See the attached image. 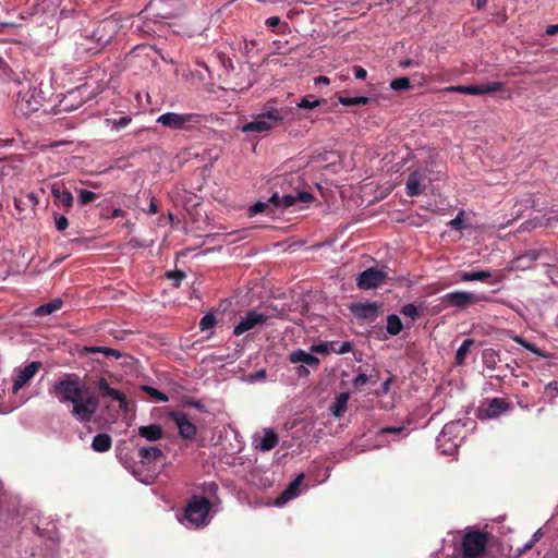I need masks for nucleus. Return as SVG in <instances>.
I'll return each mask as SVG.
<instances>
[{
    "label": "nucleus",
    "instance_id": "obj_3",
    "mask_svg": "<svg viewBox=\"0 0 558 558\" xmlns=\"http://www.w3.org/2000/svg\"><path fill=\"white\" fill-rule=\"evenodd\" d=\"M157 123L165 128L179 131H192L206 122V117L199 113L166 112L157 118Z\"/></svg>",
    "mask_w": 558,
    "mask_h": 558
},
{
    "label": "nucleus",
    "instance_id": "obj_40",
    "mask_svg": "<svg viewBox=\"0 0 558 558\" xmlns=\"http://www.w3.org/2000/svg\"><path fill=\"white\" fill-rule=\"evenodd\" d=\"M401 314H403L407 317H411L412 319H414L418 315V311H417V307L414 304L408 303V304L402 306Z\"/></svg>",
    "mask_w": 558,
    "mask_h": 558
},
{
    "label": "nucleus",
    "instance_id": "obj_41",
    "mask_svg": "<svg viewBox=\"0 0 558 558\" xmlns=\"http://www.w3.org/2000/svg\"><path fill=\"white\" fill-rule=\"evenodd\" d=\"M54 225L58 231H64L69 226V221L66 217L54 214Z\"/></svg>",
    "mask_w": 558,
    "mask_h": 558
},
{
    "label": "nucleus",
    "instance_id": "obj_56",
    "mask_svg": "<svg viewBox=\"0 0 558 558\" xmlns=\"http://www.w3.org/2000/svg\"><path fill=\"white\" fill-rule=\"evenodd\" d=\"M189 404L198 410L199 412H205V405L198 400H192L189 402Z\"/></svg>",
    "mask_w": 558,
    "mask_h": 558
},
{
    "label": "nucleus",
    "instance_id": "obj_23",
    "mask_svg": "<svg viewBox=\"0 0 558 558\" xmlns=\"http://www.w3.org/2000/svg\"><path fill=\"white\" fill-rule=\"evenodd\" d=\"M62 305H63L62 300L56 299L49 303L43 304V305L38 306L37 308H35L34 315L37 317L50 315V314L57 312L58 310H60L62 307Z\"/></svg>",
    "mask_w": 558,
    "mask_h": 558
},
{
    "label": "nucleus",
    "instance_id": "obj_42",
    "mask_svg": "<svg viewBox=\"0 0 558 558\" xmlns=\"http://www.w3.org/2000/svg\"><path fill=\"white\" fill-rule=\"evenodd\" d=\"M112 400H116L119 402V408L122 411H128L129 402H128L126 396L123 392L117 391V395L113 396Z\"/></svg>",
    "mask_w": 558,
    "mask_h": 558
},
{
    "label": "nucleus",
    "instance_id": "obj_44",
    "mask_svg": "<svg viewBox=\"0 0 558 558\" xmlns=\"http://www.w3.org/2000/svg\"><path fill=\"white\" fill-rule=\"evenodd\" d=\"M405 429L404 426H387L379 429L378 434L400 435Z\"/></svg>",
    "mask_w": 558,
    "mask_h": 558
},
{
    "label": "nucleus",
    "instance_id": "obj_7",
    "mask_svg": "<svg viewBox=\"0 0 558 558\" xmlns=\"http://www.w3.org/2000/svg\"><path fill=\"white\" fill-rule=\"evenodd\" d=\"M391 281L388 272L375 267L367 268L356 277V286L362 290L376 289Z\"/></svg>",
    "mask_w": 558,
    "mask_h": 558
},
{
    "label": "nucleus",
    "instance_id": "obj_5",
    "mask_svg": "<svg viewBox=\"0 0 558 558\" xmlns=\"http://www.w3.org/2000/svg\"><path fill=\"white\" fill-rule=\"evenodd\" d=\"M287 109L271 108L258 114L253 121L242 126L244 133H263L280 124L287 117Z\"/></svg>",
    "mask_w": 558,
    "mask_h": 558
},
{
    "label": "nucleus",
    "instance_id": "obj_1",
    "mask_svg": "<svg viewBox=\"0 0 558 558\" xmlns=\"http://www.w3.org/2000/svg\"><path fill=\"white\" fill-rule=\"evenodd\" d=\"M49 393L61 404H72L70 413L81 423L90 422L99 408L98 398L88 393L85 383L77 374H64L49 388Z\"/></svg>",
    "mask_w": 558,
    "mask_h": 558
},
{
    "label": "nucleus",
    "instance_id": "obj_10",
    "mask_svg": "<svg viewBox=\"0 0 558 558\" xmlns=\"http://www.w3.org/2000/svg\"><path fill=\"white\" fill-rule=\"evenodd\" d=\"M505 88L502 82H492L480 85H458L446 87V92H456L468 95H485L500 92Z\"/></svg>",
    "mask_w": 558,
    "mask_h": 558
},
{
    "label": "nucleus",
    "instance_id": "obj_46",
    "mask_svg": "<svg viewBox=\"0 0 558 558\" xmlns=\"http://www.w3.org/2000/svg\"><path fill=\"white\" fill-rule=\"evenodd\" d=\"M545 393L555 399L558 397V385L556 381H550L545 386Z\"/></svg>",
    "mask_w": 558,
    "mask_h": 558
},
{
    "label": "nucleus",
    "instance_id": "obj_58",
    "mask_svg": "<svg viewBox=\"0 0 558 558\" xmlns=\"http://www.w3.org/2000/svg\"><path fill=\"white\" fill-rule=\"evenodd\" d=\"M450 225L454 228V229H461L462 228V219L460 217H456L454 219H452L450 221Z\"/></svg>",
    "mask_w": 558,
    "mask_h": 558
},
{
    "label": "nucleus",
    "instance_id": "obj_53",
    "mask_svg": "<svg viewBox=\"0 0 558 558\" xmlns=\"http://www.w3.org/2000/svg\"><path fill=\"white\" fill-rule=\"evenodd\" d=\"M338 101L343 106H356L355 97L338 96Z\"/></svg>",
    "mask_w": 558,
    "mask_h": 558
},
{
    "label": "nucleus",
    "instance_id": "obj_60",
    "mask_svg": "<svg viewBox=\"0 0 558 558\" xmlns=\"http://www.w3.org/2000/svg\"><path fill=\"white\" fill-rule=\"evenodd\" d=\"M546 34L548 35H556L558 34V24L549 25L546 29Z\"/></svg>",
    "mask_w": 558,
    "mask_h": 558
},
{
    "label": "nucleus",
    "instance_id": "obj_57",
    "mask_svg": "<svg viewBox=\"0 0 558 558\" xmlns=\"http://www.w3.org/2000/svg\"><path fill=\"white\" fill-rule=\"evenodd\" d=\"M296 373L299 376L303 377V376H307L310 374V371L306 366L300 365L296 367Z\"/></svg>",
    "mask_w": 558,
    "mask_h": 558
},
{
    "label": "nucleus",
    "instance_id": "obj_28",
    "mask_svg": "<svg viewBox=\"0 0 558 558\" xmlns=\"http://www.w3.org/2000/svg\"><path fill=\"white\" fill-rule=\"evenodd\" d=\"M96 387L102 397H109L111 399L113 398L114 395H117L118 391L117 389L111 388L107 379L104 377L97 380Z\"/></svg>",
    "mask_w": 558,
    "mask_h": 558
},
{
    "label": "nucleus",
    "instance_id": "obj_48",
    "mask_svg": "<svg viewBox=\"0 0 558 558\" xmlns=\"http://www.w3.org/2000/svg\"><path fill=\"white\" fill-rule=\"evenodd\" d=\"M295 198H296V203L298 202L311 203L314 201V195L310 192L302 191V192L296 193Z\"/></svg>",
    "mask_w": 558,
    "mask_h": 558
},
{
    "label": "nucleus",
    "instance_id": "obj_61",
    "mask_svg": "<svg viewBox=\"0 0 558 558\" xmlns=\"http://www.w3.org/2000/svg\"><path fill=\"white\" fill-rule=\"evenodd\" d=\"M542 536H543L542 531H541V530H537V531L533 534V536H532V538H531V542L535 545V544L541 539V537H542Z\"/></svg>",
    "mask_w": 558,
    "mask_h": 558
},
{
    "label": "nucleus",
    "instance_id": "obj_19",
    "mask_svg": "<svg viewBox=\"0 0 558 558\" xmlns=\"http://www.w3.org/2000/svg\"><path fill=\"white\" fill-rule=\"evenodd\" d=\"M138 435L148 441H157L163 437V429L158 424L140 426Z\"/></svg>",
    "mask_w": 558,
    "mask_h": 558
},
{
    "label": "nucleus",
    "instance_id": "obj_38",
    "mask_svg": "<svg viewBox=\"0 0 558 558\" xmlns=\"http://www.w3.org/2000/svg\"><path fill=\"white\" fill-rule=\"evenodd\" d=\"M97 198V194L88 191V190H81L78 194V201L81 204L86 205L88 203L94 202Z\"/></svg>",
    "mask_w": 558,
    "mask_h": 558
},
{
    "label": "nucleus",
    "instance_id": "obj_15",
    "mask_svg": "<svg viewBox=\"0 0 558 558\" xmlns=\"http://www.w3.org/2000/svg\"><path fill=\"white\" fill-rule=\"evenodd\" d=\"M351 310L355 317L373 322L378 316L379 305L376 302L356 303Z\"/></svg>",
    "mask_w": 558,
    "mask_h": 558
},
{
    "label": "nucleus",
    "instance_id": "obj_31",
    "mask_svg": "<svg viewBox=\"0 0 558 558\" xmlns=\"http://www.w3.org/2000/svg\"><path fill=\"white\" fill-rule=\"evenodd\" d=\"M86 351L89 353H102L107 357L119 359L121 356V353L118 350L107 347H89L86 348Z\"/></svg>",
    "mask_w": 558,
    "mask_h": 558
},
{
    "label": "nucleus",
    "instance_id": "obj_37",
    "mask_svg": "<svg viewBox=\"0 0 558 558\" xmlns=\"http://www.w3.org/2000/svg\"><path fill=\"white\" fill-rule=\"evenodd\" d=\"M269 209V204L267 202H256L248 209L250 216H255L262 213H266Z\"/></svg>",
    "mask_w": 558,
    "mask_h": 558
},
{
    "label": "nucleus",
    "instance_id": "obj_64",
    "mask_svg": "<svg viewBox=\"0 0 558 558\" xmlns=\"http://www.w3.org/2000/svg\"><path fill=\"white\" fill-rule=\"evenodd\" d=\"M124 214H125V213H124V210H123V209H121V208H114V209L112 210L111 217H112V218H118V217H122V216H124Z\"/></svg>",
    "mask_w": 558,
    "mask_h": 558
},
{
    "label": "nucleus",
    "instance_id": "obj_45",
    "mask_svg": "<svg viewBox=\"0 0 558 558\" xmlns=\"http://www.w3.org/2000/svg\"><path fill=\"white\" fill-rule=\"evenodd\" d=\"M372 376H367L366 374L364 373H360L353 380V385L354 387L356 388H361L363 386H365L369 380H371Z\"/></svg>",
    "mask_w": 558,
    "mask_h": 558
},
{
    "label": "nucleus",
    "instance_id": "obj_34",
    "mask_svg": "<svg viewBox=\"0 0 558 558\" xmlns=\"http://www.w3.org/2000/svg\"><path fill=\"white\" fill-rule=\"evenodd\" d=\"M390 87L393 90H407L410 88V80L405 76L395 78L390 82Z\"/></svg>",
    "mask_w": 558,
    "mask_h": 558
},
{
    "label": "nucleus",
    "instance_id": "obj_12",
    "mask_svg": "<svg viewBox=\"0 0 558 558\" xmlns=\"http://www.w3.org/2000/svg\"><path fill=\"white\" fill-rule=\"evenodd\" d=\"M40 368L41 362L35 361L26 365L24 368L16 369L12 386L13 392L16 393L20 389L27 385Z\"/></svg>",
    "mask_w": 558,
    "mask_h": 558
},
{
    "label": "nucleus",
    "instance_id": "obj_39",
    "mask_svg": "<svg viewBox=\"0 0 558 558\" xmlns=\"http://www.w3.org/2000/svg\"><path fill=\"white\" fill-rule=\"evenodd\" d=\"M320 104H322V100H319V99L311 100L308 97H304L298 104V107L302 108V109H314V108L318 107Z\"/></svg>",
    "mask_w": 558,
    "mask_h": 558
},
{
    "label": "nucleus",
    "instance_id": "obj_49",
    "mask_svg": "<svg viewBox=\"0 0 558 558\" xmlns=\"http://www.w3.org/2000/svg\"><path fill=\"white\" fill-rule=\"evenodd\" d=\"M281 199L282 196H279V194L276 192L269 197L267 203L269 204V207L272 206L274 208H281Z\"/></svg>",
    "mask_w": 558,
    "mask_h": 558
},
{
    "label": "nucleus",
    "instance_id": "obj_26",
    "mask_svg": "<svg viewBox=\"0 0 558 558\" xmlns=\"http://www.w3.org/2000/svg\"><path fill=\"white\" fill-rule=\"evenodd\" d=\"M482 361L486 368L495 369L500 360L497 351L494 349H485L482 353Z\"/></svg>",
    "mask_w": 558,
    "mask_h": 558
},
{
    "label": "nucleus",
    "instance_id": "obj_36",
    "mask_svg": "<svg viewBox=\"0 0 558 558\" xmlns=\"http://www.w3.org/2000/svg\"><path fill=\"white\" fill-rule=\"evenodd\" d=\"M217 324L216 317L214 314H206L202 317L199 322V328L201 330H207L213 328Z\"/></svg>",
    "mask_w": 558,
    "mask_h": 558
},
{
    "label": "nucleus",
    "instance_id": "obj_52",
    "mask_svg": "<svg viewBox=\"0 0 558 558\" xmlns=\"http://www.w3.org/2000/svg\"><path fill=\"white\" fill-rule=\"evenodd\" d=\"M353 73H354L355 78H357V80H364L367 75L366 70L360 65L353 66Z\"/></svg>",
    "mask_w": 558,
    "mask_h": 558
},
{
    "label": "nucleus",
    "instance_id": "obj_32",
    "mask_svg": "<svg viewBox=\"0 0 558 558\" xmlns=\"http://www.w3.org/2000/svg\"><path fill=\"white\" fill-rule=\"evenodd\" d=\"M457 427H459V423L456 422H450L442 427L441 433L437 438V441L440 446H442L444 441L450 439V436L453 434Z\"/></svg>",
    "mask_w": 558,
    "mask_h": 558
},
{
    "label": "nucleus",
    "instance_id": "obj_21",
    "mask_svg": "<svg viewBox=\"0 0 558 558\" xmlns=\"http://www.w3.org/2000/svg\"><path fill=\"white\" fill-rule=\"evenodd\" d=\"M112 439L109 434L101 433L97 434L92 441V448L96 452H107L110 450Z\"/></svg>",
    "mask_w": 558,
    "mask_h": 558
},
{
    "label": "nucleus",
    "instance_id": "obj_11",
    "mask_svg": "<svg viewBox=\"0 0 558 558\" xmlns=\"http://www.w3.org/2000/svg\"><path fill=\"white\" fill-rule=\"evenodd\" d=\"M170 420L175 424L179 435L185 440H192L195 438L197 428L192 423L190 416L180 411H173L169 415Z\"/></svg>",
    "mask_w": 558,
    "mask_h": 558
},
{
    "label": "nucleus",
    "instance_id": "obj_17",
    "mask_svg": "<svg viewBox=\"0 0 558 558\" xmlns=\"http://www.w3.org/2000/svg\"><path fill=\"white\" fill-rule=\"evenodd\" d=\"M289 361L292 364L304 363L305 365H308L312 368H317L320 364V361L317 356L307 353L301 349L291 352V354L289 355Z\"/></svg>",
    "mask_w": 558,
    "mask_h": 558
},
{
    "label": "nucleus",
    "instance_id": "obj_25",
    "mask_svg": "<svg viewBox=\"0 0 558 558\" xmlns=\"http://www.w3.org/2000/svg\"><path fill=\"white\" fill-rule=\"evenodd\" d=\"M492 277V274L487 270H477V271H464L461 272L460 279L461 281H486Z\"/></svg>",
    "mask_w": 558,
    "mask_h": 558
},
{
    "label": "nucleus",
    "instance_id": "obj_27",
    "mask_svg": "<svg viewBox=\"0 0 558 558\" xmlns=\"http://www.w3.org/2000/svg\"><path fill=\"white\" fill-rule=\"evenodd\" d=\"M402 327H403L402 322L398 315L391 314L387 317L386 329L389 335H391V336L399 335L402 330Z\"/></svg>",
    "mask_w": 558,
    "mask_h": 558
},
{
    "label": "nucleus",
    "instance_id": "obj_4",
    "mask_svg": "<svg viewBox=\"0 0 558 558\" xmlns=\"http://www.w3.org/2000/svg\"><path fill=\"white\" fill-rule=\"evenodd\" d=\"M210 509L211 502L206 497H192L184 510V524L194 527L206 525L209 522Z\"/></svg>",
    "mask_w": 558,
    "mask_h": 558
},
{
    "label": "nucleus",
    "instance_id": "obj_62",
    "mask_svg": "<svg viewBox=\"0 0 558 558\" xmlns=\"http://www.w3.org/2000/svg\"><path fill=\"white\" fill-rule=\"evenodd\" d=\"M414 64V61L411 59H403L399 62V66L401 68H409Z\"/></svg>",
    "mask_w": 558,
    "mask_h": 558
},
{
    "label": "nucleus",
    "instance_id": "obj_63",
    "mask_svg": "<svg viewBox=\"0 0 558 558\" xmlns=\"http://www.w3.org/2000/svg\"><path fill=\"white\" fill-rule=\"evenodd\" d=\"M390 385H391V378H388L386 381L383 383L381 390L384 393H387L390 390Z\"/></svg>",
    "mask_w": 558,
    "mask_h": 558
},
{
    "label": "nucleus",
    "instance_id": "obj_9",
    "mask_svg": "<svg viewBox=\"0 0 558 558\" xmlns=\"http://www.w3.org/2000/svg\"><path fill=\"white\" fill-rule=\"evenodd\" d=\"M487 298L483 294H475L466 291L449 292L442 296V303L448 306L465 308L469 305L486 301Z\"/></svg>",
    "mask_w": 558,
    "mask_h": 558
},
{
    "label": "nucleus",
    "instance_id": "obj_16",
    "mask_svg": "<svg viewBox=\"0 0 558 558\" xmlns=\"http://www.w3.org/2000/svg\"><path fill=\"white\" fill-rule=\"evenodd\" d=\"M51 194L58 205H62L68 211L73 205V195L62 182L51 185Z\"/></svg>",
    "mask_w": 558,
    "mask_h": 558
},
{
    "label": "nucleus",
    "instance_id": "obj_33",
    "mask_svg": "<svg viewBox=\"0 0 558 558\" xmlns=\"http://www.w3.org/2000/svg\"><path fill=\"white\" fill-rule=\"evenodd\" d=\"M142 390L145 391L149 397H151L157 402H167L169 400L168 396L158 389L151 386H142Z\"/></svg>",
    "mask_w": 558,
    "mask_h": 558
},
{
    "label": "nucleus",
    "instance_id": "obj_22",
    "mask_svg": "<svg viewBox=\"0 0 558 558\" xmlns=\"http://www.w3.org/2000/svg\"><path fill=\"white\" fill-rule=\"evenodd\" d=\"M278 444V435L272 429H265L264 436L256 446L262 451H269Z\"/></svg>",
    "mask_w": 558,
    "mask_h": 558
},
{
    "label": "nucleus",
    "instance_id": "obj_13",
    "mask_svg": "<svg viewBox=\"0 0 558 558\" xmlns=\"http://www.w3.org/2000/svg\"><path fill=\"white\" fill-rule=\"evenodd\" d=\"M268 316L256 311H250L244 317L241 318L239 324L233 329V335L240 336L258 325L266 323Z\"/></svg>",
    "mask_w": 558,
    "mask_h": 558
},
{
    "label": "nucleus",
    "instance_id": "obj_14",
    "mask_svg": "<svg viewBox=\"0 0 558 558\" xmlns=\"http://www.w3.org/2000/svg\"><path fill=\"white\" fill-rule=\"evenodd\" d=\"M426 174L423 171H413L407 178L405 192L410 197L417 196L423 193Z\"/></svg>",
    "mask_w": 558,
    "mask_h": 558
},
{
    "label": "nucleus",
    "instance_id": "obj_20",
    "mask_svg": "<svg viewBox=\"0 0 558 558\" xmlns=\"http://www.w3.org/2000/svg\"><path fill=\"white\" fill-rule=\"evenodd\" d=\"M304 474L298 475L289 485L288 487L282 492L280 497L278 498V504H283L289 501L290 499L294 498L299 494V486L303 482Z\"/></svg>",
    "mask_w": 558,
    "mask_h": 558
},
{
    "label": "nucleus",
    "instance_id": "obj_6",
    "mask_svg": "<svg viewBox=\"0 0 558 558\" xmlns=\"http://www.w3.org/2000/svg\"><path fill=\"white\" fill-rule=\"evenodd\" d=\"M44 97L35 86L21 89L17 94L16 110L24 116L37 111L43 105Z\"/></svg>",
    "mask_w": 558,
    "mask_h": 558
},
{
    "label": "nucleus",
    "instance_id": "obj_51",
    "mask_svg": "<svg viewBox=\"0 0 558 558\" xmlns=\"http://www.w3.org/2000/svg\"><path fill=\"white\" fill-rule=\"evenodd\" d=\"M280 23H281V20L279 16H270L265 22L266 26L271 31H274L277 26H279Z\"/></svg>",
    "mask_w": 558,
    "mask_h": 558
},
{
    "label": "nucleus",
    "instance_id": "obj_8",
    "mask_svg": "<svg viewBox=\"0 0 558 558\" xmlns=\"http://www.w3.org/2000/svg\"><path fill=\"white\" fill-rule=\"evenodd\" d=\"M509 409L510 402L507 399L493 398L481 403L476 410V416L481 421L496 418Z\"/></svg>",
    "mask_w": 558,
    "mask_h": 558
},
{
    "label": "nucleus",
    "instance_id": "obj_55",
    "mask_svg": "<svg viewBox=\"0 0 558 558\" xmlns=\"http://www.w3.org/2000/svg\"><path fill=\"white\" fill-rule=\"evenodd\" d=\"M158 210H159L158 204H157L156 199L154 197H151L150 203H149L148 214L155 215L158 213Z\"/></svg>",
    "mask_w": 558,
    "mask_h": 558
},
{
    "label": "nucleus",
    "instance_id": "obj_30",
    "mask_svg": "<svg viewBox=\"0 0 558 558\" xmlns=\"http://www.w3.org/2000/svg\"><path fill=\"white\" fill-rule=\"evenodd\" d=\"M348 400H349V395L348 393H341L337 398L336 403L333 405V411H332L335 416H338V417L342 416V414L347 410Z\"/></svg>",
    "mask_w": 558,
    "mask_h": 558
},
{
    "label": "nucleus",
    "instance_id": "obj_54",
    "mask_svg": "<svg viewBox=\"0 0 558 558\" xmlns=\"http://www.w3.org/2000/svg\"><path fill=\"white\" fill-rule=\"evenodd\" d=\"M534 547V544L529 541L523 547L517 549L515 557H521Z\"/></svg>",
    "mask_w": 558,
    "mask_h": 558
},
{
    "label": "nucleus",
    "instance_id": "obj_24",
    "mask_svg": "<svg viewBox=\"0 0 558 558\" xmlns=\"http://www.w3.org/2000/svg\"><path fill=\"white\" fill-rule=\"evenodd\" d=\"M475 341L472 338H466L463 340L462 344L459 347L456 353V364L464 365L468 353L471 348L474 345Z\"/></svg>",
    "mask_w": 558,
    "mask_h": 558
},
{
    "label": "nucleus",
    "instance_id": "obj_35",
    "mask_svg": "<svg viewBox=\"0 0 558 558\" xmlns=\"http://www.w3.org/2000/svg\"><path fill=\"white\" fill-rule=\"evenodd\" d=\"M166 277L169 280L173 281V287L174 288H178L181 284L182 280L186 277V275L182 270H173V271H168L166 274Z\"/></svg>",
    "mask_w": 558,
    "mask_h": 558
},
{
    "label": "nucleus",
    "instance_id": "obj_47",
    "mask_svg": "<svg viewBox=\"0 0 558 558\" xmlns=\"http://www.w3.org/2000/svg\"><path fill=\"white\" fill-rule=\"evenodd\" d=\"M131 121H132V119L129 116L121 117L120 119L113 120V128L119 131V130L128 126Z\"/></svg>",
    "mask_w": 558,
    "mask_h": 558
},
{
    "label": "nucleus",
    "instance_id": "obj_2",
    "mask_svg": "<svg viewBox=\"0 0 558 558\" xmlns=\"http://www.w3.org/2000/svg\"><path fill=\"white\" fill-rule=\"evenodd\" d=\"M490 534L481 530H469L460 543V558H486Z\"/></svg>",
    "mask_w": 558,
    "mask_h": 558
},
{
    "label": "nucleus",
    "instance_id": "obj_18",
    "mask_svg": "<svg viewBox=\"0 0 558 558\" xmlns=\"http://www.w3.org/2000/svg\"><path fill=\"white\" fill-rule=\"evenodd\" d=\"M163 456L160 448L157 446L141 447L138 449V457L143 464H149L154 461L159 460Z\"/></svg>",
    "mask_w": 558,
    "mask_h": 558
},
{
    "label": "nucleus",
    "instance_id": "obj_50",
    "mask_svg": "<svg viewBox=\"0 0 558 558\" xmlns=\"http://www.w3.org/2000/svg\"><path fill=\"white\" fill-rule=\"evenodd\" d=\"M352 349H353L352 343L350 341H344V342H342V344L339 348L336 347V353L337 354H345V353L351 352Z\"/></svg>",
    "mask_w": 558,
    "mask_h": 558
},
{
    "label": "nucleus",
    "instance_id": "obj_29",
    "mask_svg": "<svg viewBox=\"0 0 558 558\" xmlns=\"http://www.w3.org/2000/svg\"><path fill=\"white\" fill-rule=\"evenodd\" d=\"M337 342H319L311 347V351L318 354L336 353Z\"/></svg>",
    "mask_w": 558,
    "mask_h": 558
},
{
    "label": "nucleus",
    "instance_id": "obj_43",
    "mask_svg": "<svg viewBox=\"0 0 558 558\" xmlns=\"http://www.w3.org/2000/svg\"><path fill=\"white\" fill-rule=\"evenodd\" d=\"M295 204H296L295 195L287 194V195L282 196V199H281V208L282 209L290 208V207L294 206Z\"/></svg>",
    "mask_w": 558,
    "mask_h": 558
},
{
    "label": "nucleus",
    "instance_id": "obj_59",
    "mask_svg": "<svg viewBox=\"0 0 558 558\" xmlns=\"http://www.w3.org/2000/svg\"><path fill=\"white\" fill-rule=\"evenodd\" d=\"M355 102H356V106L367 105L369 102V98L366 96H357V97H355Z\"/></svg>",
    "mask_w": 558,
    "mask_h": 558
}]
</instances>
